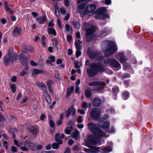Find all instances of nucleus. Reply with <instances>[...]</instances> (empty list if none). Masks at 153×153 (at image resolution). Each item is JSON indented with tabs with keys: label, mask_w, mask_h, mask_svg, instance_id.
<instances>
[{
	"label": "nucleus",
	"mask_w": 153,
	"mask_h": 153,
	"mask_svg": "<svg viewBox=\"0 0 153 153\" xmlns=\"http://www.w3.org/2000/svg\"><path fill=\"white\" fill-rule=\"evenodd\" d=\"M79 88L78 86H76L75 92L76 93L79 94L80 93Z\"/></svg>",
	"instance_id": "nucleus-52"
},
{
	"label": "nucleus",
	"mask_w": 153,
	"mask_h": 153,
	"mask_svg": "<svg viewBox=\"0 0 153 153\" xmlns=\"http://www.w3.org/2000/svg\"><path fill=\"white\" fill-rule=\"evenodd\" d=\"M10 88L12 91L14 93L16 91V87L14 84H11L10 85Z\"/></svg>",
	"instance_id": "nucleus-45"
},
{
	"label": "nucleus",
	"mask_w": 153,
	"mask_h": 153,
	"mask_svg": "<svg viewBox=\"0 0 153 153\" xmlns=\"http://www.w3.org/2000/svg\"><path fill=\"white\" fill-rule=\"evenodd\" d=\"M88 85L90 86H97V87L94 88L93 90L95 91H100L103 90L104 87L106 85V84L102 81H96L89 83Z\"/></svg>",
	"instance_id": "nucleus-4"
},
{
	"label": "nucleus",
	"mask_w": 153,
	"mask_h": 153,
	"mask_svg": "<svg viewBox=\"0 0 153 153\" xmlns=\"http://www.w3.org/2000/svg\"><path fill=\"white\" fill-rule=\"evenodd\" d=\"M89 66L91 68L87 69V73L90 77L95 76L99 71L102 72L105 71L103 65L100 62L91 63L89 64Z\"/></svg>",
	"instance_id": "nucleus-1"
},
{
	"label": "nucleus",
	"mask_w": 153,
	"mask_h": 153,
	"mask_svg": "<svg viewBox=\"0 0 153 153\" xmlns=\"http://www.w3.org/2000/svg\"><path fill=\"white\" fill-rule=\"evenodd\" d=\"M100 147L92 146L89 149H84V151L88 153H97L100 152Z\"/></svg>",
	"instance_id": "nucleus-15"
},
{
	"label": "nucleus",
	"mask_w": 153,
	"mask_h": 153,
	"mask_svg": "<svg viewBox=\"0 0 153 153\" xmlns=\"http://www.w3.org/2000/svg\"><path fill=\"white\" fill-rule=\"evenodd\" d=\"M55 14L57 17H59V9H55Z\"/></svg>",
	"instance_id": "nucleus-54"
},
{
	"label": "nucleus",
	"mask_w": 153,
	"mask_h": 153,
	"mask_svg": "<svg viewBox=\"0 0 153 153\" xmlns=\"http://www.w3.org/2000/svg\"><path fill=\"white\" fill-rule=\"evenodd\" d=\"M62 123V120L61 119H59L56 121V124L58 125H60Z\"/></svg>",
	"instance_id": "nucleus-62"
},
{
	"label": "nucleus",
	"mask_w": 153,
	"mask_h": 153,
	"mask_svg": "<svg viewBox=\"0 0 153 153\" xmlns=\"http://www.w3.org/2000/svg\"><path fill=\"white\" fill-rule=\"evenodd\" d=\"M119 88L117 86H115L112 89V92L113 93L117 94L118 92Z\"/></svg>",
	"instance_id": "nucleus-41"
},
{
	"label": "nucleus",
	"mask_w": 153,
	"mask_h": 153,
	"mask_svg": "<svg viewBox=\"0 0 153 153\" xmlns=\"http://www.w3.org/2000/svg\"><path fill=\"white\" fill-rule=\"evenodd\" d=\"M123 94L124 96V100H126L129 97V93L128 92L124 91L123 92Z\"/></svg>",
	"instance_id": "nucleus-36"
},
{
	"label": "nucleus",
	"mask_w": 153,
	"mask_h": 153,
	"mask_svg": "<svg viewBox=\"0 0 153 153\" xmlns=\"http://www.w3.org/2000/svg\"><path fill=\"white\" fill-rule=\"evenodd\" d=\"M102 102V99L99 97H95L93 102V105L95 107H98L101 104Z\"/></svg>",
	"instance_id": "nucleus-17"
},
{
	"label": "nucleus",
	"mask_w": 153,
	"mask_h": 153,
	"mask_svg": "<svg viewBox=\"0 0 153 153\" xmlns=\"http://www.w3.org/2000/svg\"><path fill=\"white\" fill-rule=\"evenodd\" d=\"M103 150L105 152H111L112 150V148L110 146H106L103 149Z\"/></svg>",
	"instance_id": "nucleus-37"
},
{
	"label": "nucleus",
	"mask_w": 153,
	"mask_h": 153,
	"mask_svg": "<svg viewBox=\"0 0 153 153\" xmlns=\"http://www.w3.org/2000/svg\"><path fill=\"white\" fill-rule=\"evenodd\" d=\"M3 145L5 147L6 149H8L7 142V141H4L3 142Z\"/></svg>",
	"instance_id": "nucleus-59"
},
{
	"label": "nucleus",
	"mask_w": 153,
	"mask_h": 153,
	"mask_svg": "<svg viewBox=\"0 0 153 153\" xmlns=\"http://www.w3.org/2000/svg\"><path fill=\"white\" fill-rule=\"evenodd\" d=\"M47 31L49 34H52L54 36L56 35V31L52 27L48 28Z\"/></svg>",
	"instance_id": "nucleus-26"
},
{
	"label": "nucleus",
	"mask_w": 153,
	"mask_h": 153,
	"mask_svg": "<svg viewBox=\"0 0 153 153\" xmlns=\"http://www.w3.org/2000/svg\"><path fill=\"white\" fill-rule=\"evenodd\" d=\"M65 27L67 31H70L71 33L72 32V28L68 24H66L65 25Z\"/></svg>",
	"instance_id": "nucleus-35"
},
{
	"label": "nucleus",
	"mask_w": 153,
	"mask_h": 153,
	"mask_svg": "<svg viewBox=\"0 0 153 153\" xmlns=\"http://www.w3.org/2000/svg\"><path fill=\"white\" fill-rule=\"evenodd\" d=\"M106 8L105 7L100 8L97 10L98 13L94 16L95 18L96 19H104L105 17V12Z\"/></svg>",
	"instance_id": "nucleus-11"
},
{
	"label": "nucleus",
	"mask_w": 153,
	"mask_h": 153,
	"mask_svg": "<svg viewBox=\"0 0 153 153\" xmlns=\"http://www.w3.org/2000/svg\"><path fill=\"white\" fill-rule=\"evenodd\" d=\"M72 129V127L71 126L67 127L65 130V133L67 134H71Z\"/></svg>",
	"instance_id": "nucleus-32"
},
{
	"label": "nucleus",
	"mask_w": 153,
	"mask_h": 153,
	"mask_svg": "<svg viewBox=\"0 0 153 153\" xmlns=\"http://www.w3.org/2000/svg\"><path fill=\"white\" fill-rule=\"evenodd\" d=\"M27 147L30 148L32 150H35L36 145L34 143L30 140H27L25 142L24 146H20V149L23 151H27L28 149Z\"/></svg>",
	"instance_id": "nucleus-7"
},
{
	"label": "nucleus",
	"mask_w": 153,
	"mask_h": 153,
	"mask_svg": "<svg viewBox=\"0 0 153 153\" xmlns=\"http://www.w3.org/2000/svg\"><path fill=\"white\" fill-rule=\"evenodd\" d=\"M82 42H80L79 40L78 41H75V45L77 50H81V49H82Z\"/></svg>",
	"instance_id": "nucleus-24"
},
{
	"label": "nucleus",
	"mask_w": 153,
	"mask_h": 153,
	"mask_svg": "<svg viewBox=\"0 0 153 153\" xmlns=\"http://www.w3.org/2000/svg\"><path fill=\"white\" fill-rule=\"evenodd\" d=\"M131 77V75L127 73H125L122 76V78L125 79L126 78H129Z\"/></svg>",
	"instance_id": "nucleus-42"
},
{
	"label": "nucleus",
	"mask_w": 153,
	"mask_h": 153,
	"mask_svg": "<svg viewBox=\"0 0 153 153\" xmlns=\"http://www.w3.org/2000/svg\"><path fill=\"white\" fill-rule=\"evenodd\" d=\"M27 51H29V52H32L33 51V48L31 46H29L27 48Z\"/></svg>",
	"instance_id": "nucleus-63"
},
{
	"label": "nucleus",
	"mask_w": 153,
	"mask_h": 153,
	"mask_svg": "<svg viewBox=\"0 0 153 153\" xmlns=\"http://www.w3.org/2000/svg\"><path fill=\"white\" fill-rule=\"evenodd\" d=\"M87 53L89 56V57L91 59L97 58L99 56V53L96 51L92 52L91 48H88Z\"/></svg>",
	"instance_id": "nucleus-13"
},
{
	"label": "nucleus",
	"mask_w": 153,
	"mask_h": 153,
	"mask_svg": "<svg viewBox=\"0 0 153 153\" xmlns=\"http://www.w3.org/2000/svg\"><path fill=\"white\" fill-rule=\"evenodd\" d=\"M85 142L86 143V146H88V144L95 145L97 144V142L94 138V137L93 135H88V136L87 139L85 140Z\"/></svg>",
	"instance_id": "nucleus-12"
},
{
	"label": "nucleus",
	"mask_w": 153,
	"mask_h": 153,
	"mask_svg": "<svg viewBox=\"0 0 153 153\" xmlns=\"http://www.w3.org/2000/svg\"><path fill=\"white\" fill-rule=\"evenodd\" d=\"M130 67V65L128 63H126L124 64L123 68L124 69H126L129 68Z\"/></svg>",
	"instance_id": "nucleus-47"
},
{
	"label": "nucleus",
	"mask_w": 153,
	"mask_h": 153,
	"mask_svg": "<svg viewBox=\"0 0 153 153\" xmlns=\"http://www.w3.org/2000/svg\"><path fill=\"white\" fill-rule=\"evenodd\" d=\"M5 9L6 11L8 12L10 14H13L14 13V11L8 7H6Z\"/></svg>",
	"instance_id": "nucleus-39"
},
{
	"label": "nucleus",
	"mask_w": 153,
	"mask_h": 153,
	"mask_svg": "<svg viewBox=\"0 0 153 153\" xmlns=\"http://www.w3.org/2000/svg\"><path fill=\"white\" fill-rule=\"evenodd\" d=\"M85 94L86 97L88 98L90 97L92 95L91 91L89 90H87L85 91Z\"/></svg>",
	"instance_id": "nucleus-34"
},
{
	"label": "nucleus",
	"mask_w": 153,
	"mask_h": 153,
	"mask_svg": "<svg viewBox=\"0 0 153 153\" xmlns=\"http://www.w3.org/2000/svg\"><path fill=\"white\" fill-rule=\"evenodd\" d=\"M89 129L97 136L98 137H105L106 133L103 132L101 129L98 128V126L92 122H90L88 124Z\"/></svg>",
	"instance_id": "nucleus-3"
},
{
	"label": "nucleus",
	"mask_w": 153,
	"mask_h": 153,
	"mask_svg": "<svg viewBox=\"0 0 153 153\" xmlns=\"http://www.w3.org/2000/svg\"><path fill=\"white\" fill-rule=\"evenodd\" d=\"M21 51L24 53H26L28 51L27 47L26 45H22L20 47Z\"/></svg>",
	"instance_id": "nucleus-31"
},
{
	"label": "nucleus",
	"mask_w": 153,
	"mask_h": 153,
	"mask_svg": "<svg viewBox=\"0 0 153 153\" xmlns=\"http://www.w3.org/2000/svg\"><path fill=\"white\" fill-rule=\"evenodd\" d=\"M74 143V141L71 139L69 140L68 142V144L70 145H72Z\"/></svg>",
	"instance_id": "nucleus-57"
},
{
	"label": "nucleus",
	"mask_w": 153,
	"mask_h": 153,
	"mask_svg": "<svg viewBox=\"0 0 153 153\" xmlns=\"http://www.w3.org/2000/svg\"><path fill=\"white\" fill-rule=\"evenodd\" d=\"M110 126V123L109 122L106 121L104 122L100 126L101 128L105 130L106 132H113L114 131V128L111 127V129L109 130V128Z\"/></svg>",
	"instance_id": "nucleus-14"
},
{
	"label": "nucleus",
	"mask_w": 153,
	"mask_h": 153,
	"mask_svg": "<svg viewBox=\"0 0 153 153\" xmlns=\"http://www.w3.org/2000/svg\"><path fill=\"white\" fill-rule=\"evenodd\" d=\"M54 26V24L53 23L52 21H50L48 24V27H53Z\"/></svg>",
	"instance_id": "nucleus-64"
},
{
	"label": "nucleus",
	"mask_w": 153,
	"mask_h": 153,
	"mask_svg": "<svg viewBox=\"0 0 153 153\" xmlns=\"http://www.w3.org/2000/svg\"><path fill=\"white\" fill-rule=\"evenodd\" d=\"M12 49L11 48H10L9 49V51L8 53V54L7 55H9L11 57L13 55L16 54H12Z\"/></svg>",
	"instance_id": "nucleus-43"
},
{
	"label": "nucleus",
	"mask_w": 153,
	"mask_h": 153,
	"mask_svg": "<svg viewBox=\"0 0 153 153\" xmlns=\"http://www.w3.org/2000/svg\"><path fill=\"white\" fill-rule=\"evenodd\" d=\"M96 8V6L94 4L89 5L87 8V10L88 12H91L94 11Z\"/></svg>",
	"instance_id": "nucleus-20"
},
{
	"label": "nucleus",
	"mask_w": 153,
	"mask_h": 153,
	"mask_svg": "<svg viewBox=\"0 0 153 153\" xmlns=\"http://www.w3.org/2000/svg\"><path fill=\"white\" fill-rule=\"evenodd\" d=\"M71 137L72 138L77 140L79 137V132L76 130L75 131L73 132L71 134Z\"/></svg>",
	"instance_id": "nucleus-19"
},
{
	"label": "nucleus",
	"mask_w": 153,
	"mask_h": 153,
	"mask_svg": "<svg viewBox=\"0 0 153 153\" xmlns=\"http://www.w3.org/2000/svg\"><path fill=\"white\" fill-rule=\"evenodd\" d=\"M29 130L33 134H36L37 132V131L36 128L33 126H31L29 128Z\"/></svg>",
	"instance_id": "nucleus-30"
},
{
	"label": "nucleus",
	"mask_w": 153,
	"mask_h": 153,
	"mask_svg": "<svg viewBox=\"0 0 153 153\" xmlns=\"http://www.w3.org/2000/svg\"><path fill=\"white\" fill-rule=\"evenodd\" d=\"M46 17L45 15H44L43 16L36 18V20L40 24H44L46 21Z\"/></svg>",
	"instance_id": "nucleus-18"
},
{
	"label": "nucleus",
	"mask_w": 153,
	"mask_h": 153,
	"mask_svg": "<svg viewBox=\"0 0 153 153\" xmlns=\"http://www.w3.org/2000/svg\"><path fill=\"white\" fill-rule=\"evenodd\" d=\"M78 8H79V11H80L79 10H83L85 8V5L84 4H79L78 6Z\"/></svg>",
	"instance_id": "nucleus-44"
},
{
	"label": "nucleus",
	"mask_w": 153,
	"mask_h": 153,
	"mask_svg": "<svg viewBox=\"0 0 153 153\" xmlns=\"http://www.w3.org/2000/svg\"><path fill=\"white\" fill-rule=\"evenodd\" d=\"M104 63L105 65H109L111 66L116 68L115 70L116 71L121 68L120 63L116 60L112 59H105Z\"/></svg>",
	"instance_id": "nucleus-5"
},
{
	"label": "nucleus",
	"mask_w": 153,
	"mask_h": 153,
	"mask_svg": "<svg viewBox=\"0 0 153 153\" xmlns=\"http://www.w3.org/2000/svg\"><path fill=\"white\" fill-rule=\"evenodd\" d=\"M60 11L63 14H65L66 13V10L63 8H60Z\"/></svg>",
	"instance_id": "nucleus-55"
},
{
	"label": "nucleus",
	"mask_w": 153,
	"mask_h": 153,
	"mask_svg": "<svg viewBox=\"0 0 153 153\" xmlns=\"http://www.w3.org/2000/svg\"><path fill=\"white\" fill-rule=\"evenodd\" d=\"M72 24L77 29H78L80 28V25L79 23L76 21H74L72 22Z\"/></svg>",
	"instance_id": "nucleus-33"
},
{
	"label": "nucleus",
	"mask_w": 153,
	"mask_h": 153,
	"mask_svg": "<svg viewBox=\"0 0 153 153\" xmlns=\"http://www.w3.org/2000/svg\"><path fill=\"white\" fill-rule=\"evenodd\" d=\"M119 56H120L119 61L122 64L124 63L126 61L127 59L125 57L124 53H120L119 54Z\"/></svg>",
	"instance_id": "nucleus-22"
},
{
	"label": "nucleus",
	"mask_w": 153,
	"mask_h": 153,
	"mask_svg": "<svg viewBox=\"0 0 153 153\" xmlns=\"http://www.w3.org/2000/svg\"><path fill=\"white\" fill-rule=\"evenodd\" d=\"M108 33V30L106 28H103L101 32V34L100 36L101 37H104L107 36Z\"/></svg>",
	"instance_id": "nucleus-21"
},
{
	"label": "nucleus",
	"mask_w": 153,
	"mask_h": 153,
	"mask_svg": "<svg viewBox=\"0 0 153 153\" xmlns=\"http://www.w3.org/2000/svg\"><path fill=\"white\" fill-rule=\"evenodd\" d=\"M33 73L36 75L44 73L43 70L37 69H35L33 71Z\"/></svg>",
	"instance_id": "nucleus-28"
},
{
	"label": "nucleus",
	"mask_w": 153,
	"mask_h": 153,
	"mask_svg": "<svg viewBox=\"0 0 153 153\" xmlns=\"http://www.w3.org/2000/svg\"><path fill=\"white\" fill-rule=\"evenodd\" d=\"M57 23L59 27L60 28H62V26L61 25V20L59 19H58L57 20Z\"/></svg>",
	"instance_id": "nucleus-49"
},
{
	"label": "nucleus",
	"mask_w": 153,
	"mask_h": 153,
	"mask_svg": "<svg viewBox=\"0 0 153 153\" xmlns=\"http://www.w3.org/2000/svg\"><path fill=\"white\" fill-rule=\"evenodd\" d=\"M36 84L45 94V99L48 103L49 104L51 103V99L50 95L48 93L47 87L45 84L42 82H37Z\"/></svg>",
	"instance_id": "nucleus-6"
},
{
	"label": "nucleus",
	"mask_w": 153,
	"mask_h": 153,
	"mask_svg": "<svg viewBox=\"0 0 153 153\" xmlns=\"http://www.w3.org/2000/svg\"><path fill=\"white\" fill-rule=\"evenodd\" d=\"M64 3L66 6H68L69 5L68 0H64Z\"/></svg>",
	"instance_id": "nucleus-60"
},
{
	"label": "nucleus",
	"mask_w": 153,
	"mask_h": 153,
	"mask_svg": "<svg viewBox=\"0 0 153 153\" xmlns=\"http://www.w3.org/2000/svg\"><path fill=\"white\" fill-rule=\"evenodd\" d=\"M17 55L15 54L11 57L9 55H5L4 59V64L6 66H8L10 63H12L16 60Z\"/></svg>",
	"instance_id": "nucleus-9"
},
{
	"label": "nucleus",
	"mask_w": 153,
	"mask_h": 153,
	"mask_svg": "<svg viewBox=\"0 0 153 153\" xmlns=\"http://www.w3.org/2000/svg\"><path fill=\"white\" fill-rule=\"evenodd\" d=\"M21 29L20 28L15 27L13 30V34L14 35H16L17 34L19 35L21 34Z\"/></svg>",
	"instance_id": "nucleus-25"
},
{
	"label": "nucleus",
	"mask_w": 153,
	"mask_h": 153,
	"mask_svg": "<svg viewBox=\"0 0 153 153\" xmlns=\"http://www.w3.org/2000/svg\"><path fill=\"white\" fill-rule=\"evenodd\" d=\"M72 36L71 35H68L67 37V41L69 42H70L72 39Z\"/></svg>",
	"instance_id": "nucleus-58"
},
{
	"label": "nucleus",
	"mask_w": 153,
	"mask_h": 153,
	"mask_svg": "<svg viewBox=\"0 0 153 153\" xmlns=\"http://www.w3.org/2000/svg\"><path fill=\"white\" fill-rule=\"evenodd\" d=\"M60 138V134L59 133H56L55 136V139L56 142L59 143V144L62 143V141L61 140Z\"/></svg>",
	"instance_id": "nucleus-23"
},
{
	"label": "nucleus",
	"mask_w": 153,
	"mask_h": 153,
	"mask_svg": "<svg viewBox=\"0 0 153 153\" xmlns=\"http://www.w3.org/2000/svg\"><path fill=\"white\" fill-rule=\"evenodd\" d=\"M11 150L12 152H16L17 151V149L16 148L13 146L11 147Z\"/></svg>",
	"instance_id": "nucleus-50"
},
{
	"label": "nucleus",
	"mask_w": 153,
	"mask_h": 153,
	"mask_svg": "<svg viewBox=\"0 0 153 153\" xmlns=\"http://www.w3.org/2000/svg\"><path fill=\"white\" fill-rule=\"evenodd\" d=\"M71 149L69 147H67L66 148L65 151L64 153H70Z\"/></svg>",
	"instance_id": "nucleus-56"
},
{
	"label": "nucleus",
	"mask_w": 153,
	"mask_h": 153,
	"mask_svg": "<svg viewBox=\"0 0 153 153\" xmlns=\"http://www.w3.org/2000/svg\"><path fill=\"white\" fill-rule=\"evenodd\" d=\"M76 109L73 106L71 107L66 111L65 115L66 117L67 118L70 115L71 112H72V115H74L76 113Z\"/></svg>",
	"instance_id": "nucleus-16"
},
{
	"label": "nucleus",
	"mask_w": 153,
	"mask_h": 153,
	"mask_svg": "<svg viewBox=\"0 0 153 153\" xmlns=\"http://www.w3.org/2000/svg\"><path fill=\"white\" fill-rule=\"evenodd\" d=\"M124 84L125 85V86L126 87H127L129 84V83L128 81L125 80L123 82Z\"/></svg>",
	"instance_id": "nucleus-61"
},
{
	"label": "nucleus",
	"mask_w": 153,
	"mask_h": 153,
	"mask_svg": "<svg viewBox=\"0 0 153 153\" xmlns=\"http://www.w3.org/2000/svg\"><path fill=\"white\" fill-rule=\"evenodd\" d=\"M74 88L73 86H71L70 87L68 88L67 90V93L66 96L68 97L69 96L70 94L71 93L74 91Z\"/></svg>",
	"instance_id": "nucleus-29"
},
{
	"label": "nucleus",
	"mask_w": 153,
	"mask_h": 153,
	"mask_svg": "<svg viewBox=\"0 0 153 153\" xmlns=\"http://www.w3.org/2000/svg\"><path fill=\"white\" fill-rule=\"evenodd\" d=\"M81 52L80 50H77L76 53V58H78L81 55Z\"/></svg>",
	"instance_id": "nucleus-46"
},
{
	"label": "nucleus",
	"mask_w": 153,
	"mask_h": 153,
	"mask_svg": "<svg viewBox=\"0 0 153 153\" xmlns=\"http://www.w3.org/2000/svg\"><path fill=\"white\" fill-rule=\"evenodd\" d=\"M103 44L107 47V49L104 51L105 55L106 56L112 55L117 50V46L114 42L106 40L103 42Z\"/></svg>",
	"instance_id": "nucleus-2"
},
{
	"label": "nucleus",
	"mask_w": 153,
	"mask_h": 153,
	"mask_svg": "<svg viewBox=\"0 0 153 153\" xmlns=\"http://www.w3.org/2000/svg\"><path fill=\"white\" fill-rule=\"evenodd\" d=\"M48 60L46 61L47 63H48L51 65H52V62H54L55 61V58L53 56H50L48 58Z\"/></svg>",
	"instance_id": "nucleus-27"
},
{
	"label": "nucleus",
	"mask_w": 153,
	"mask_h": 153,
	"mask_svg": "<svg viewBox=\"0 0 153 153\" xmlns=\"http://www.w3.org/2000/svg\"><path fill=\"white\" fill-rule=\"evenodd\" d=\"M52 43L53 46L56 47L58 44V41L56 39H52Z\"/></svg>",
	"instance_id": "nucleus-40"
},
{
	"label": "nucleus",
	"mask_w": 153,
	"mask_h": 153,
	"mask_svg": "<svg viewBox=\"0 0 153 153\" xmlns=\"http://www.w3.org/2000/svg\"><path fill=\"white\" fill-rule=\"evenodd\" d=\"M101 111L98 108H93L90 113L91 117L93 120H97L99 118Z\"/></svg>",
	"instance_id": "nucleus-10"
},
{
	"label": "nucleus",
	"mask_w": 153,
	"mask_h": 153,
	"mask_svg": "<svg viewBox=\"0 0 153 153\" xmlns=\"http://www.w3.org/2000/svg\"><path fill=\"white\" fill-rule=\"evenodd\" d=\"M88 106V103L85 102H83L82 104V106L83 108H86Z\"/></svg>",
	"instance_id": "nucleus-48"
},
{
	"label": "nucleus",
	"mask_w": 153,
	"mask_h": 153,
	"mask_svg": "<svg viewBox=\"0 0 153 153\" xmlns=\"http://www.w3.org/2000/svg\"><path fill=\"white\" fill-rule=\"evenodd\" d=\"M60 144L59 143H53L52 145V147L53 149H58L59 147V146Z\"/></svg>",
	"instance_id": "nucleus-38"
},
{
	"label": "nucleus",
	"mask_w": 153,
	"mask_h": 153,
	"mask_svg": "<svg viewBox=\"0 0 153 153\" xmlns=\"http://www.w3.org/2000/svg\"><path fill=\"white\" fill-rule=\"evenodd\" d=\"M49 123L51 127L53 128L54 127V123L52 120H50Z\"/></svg>",
	"instance_id": "nucleus-53"
},
{
	"label": "nucleus",
	"mask_w": 153,
	"mask_h": 153,
	"mask_svg": "<svg viewBox=\"0 0 153 153\" xmlns=\"http://www.w3.org/2000/svg\"><path fill=\"white\" fill-rule=\"evenodd\" d=\"M30 65L32 66H36L37 65V63H36L33 60L30 61Z\"/></svg>",
	"instance_id": "nucleus-51"
},
{
	"label": "nucleus",
	"mask_w": 153,
	"mask_h": 153,
	"mask_svg": "<svg viewBox=\"0 0 153 153\" xmlns=\"http://www.w3.org/2000/svg\"><path fill=\"white\" fill-rule=\"evenodd\" d=\"M94 32V28L93 26L87 29L86 31L85 36L86 41L89 42L92 41L94 38L93 33Z\"/></svg>",
	"instance_id": "nucleus-8"
}]
</instances>
